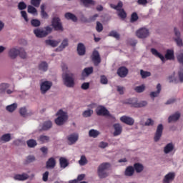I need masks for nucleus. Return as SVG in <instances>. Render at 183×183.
Returning <instances> with one entry per match:
<instances>
[{"label":"nucleus","instance_id":"obj_1","mask_svg":"<svg viewBox=\"0 0 183 183\" xmlns=\"http://www.w3.org/2000/svg\"><path fill=\"white\" fill-rule=\"evenodd\" d=\"M110 167L109 163H102L101 165L99 166L97 174L98 177L101 179L106 178L108 177L109 174L107 170Z\"/></svg>","mask_w":183,"mask_h":183},{"label":"nucleus","instance_id":"obj_2","mask_svg":"<svg viewBox=\"0 0 183 183\" xmlns=\"http://www.w3.org/2000/svg\"><path fill=\"white\" fill-rule=\"evenodd\" d=\"M63 80L65 86L71 88L75 86V79L72 74H65L63 75Z\"/></svg>","mask_w":183,"mask_h":183},{"label":"nucleus","instance_id":"obj_3","mask_svg":"<svg viewBox=\"0 0 183 183\" xmlns=\"http://www.w3.org/2000/svg\"><path fill=\"white\" fill-rule=\"evenodd\" d=\"M57 116L59 117L57 119H55V124L58 126L64 125V124L68 119L66 113L62 110H59L57 112Z\"/></svg>","mask_w":183,"mask_h":183},{"label":"nucleus","instance_id":"obj_4","mask_svg":"<svg viewBox=\"0 0 183 183\" xmlns=\"http://www.w3.org/2000/svg\"><path fill=\"white\" fill-rule=\"evenodd\" d=\"M123 3L122 1H119L117 5L115 6V10L117 11V14L119 19L124 20L127 19V12L124 10Z\"/></svg>","mask_w":183,"mask_h":183},{"label":"nucleus","instance_id":"obj_5","mask_svg":"<svg viewBox=\"0 0 183 183\" xmlns=\"http://www.w3.org/2000/svg\"><path fill=\"white\" fill-rule=\"evenodd\" d=\"M96 114L98 117H110L109 110L104 106H99L96 109Z\"/></svg>","mask_w":183,"mask_h":183},{"label":"nucleus","instance_id":"obj_6","mask_svg":"<svg viewBox=\"0 0 183 183\" xmlns=\"http://www.w3.org/2000/svg\"><path fill=\"white\" fill-rule=\"evenodd\" d=\"M51 26L55 31H64V27H62L60 19L59 17H54L51 21Z\"/></svg>","mask_w":183,"mask_h":183},{"label":"nucleus","instance_id":"obj_7","mask_svg":"<svg viewBox=\"0 0 183 183\" xmlns=\"http://www.w3.org/2000/svg\"><path fill=\"white\" fill-rule=\"evenodd\" d=\"M136 35L139 39H145L147 36H149L150 32L149 30L146 28H141L136 31Z\"/></svg>","mask_w":183,"mask_h":183},{"label":"nucleus","instance_id":"obj_8","mask_svg":"<svg viewBox=\"0 0 183 183\" xmlns=\"http://www.w3.org/2000/svg\"><path fill=\"white\" fill-rule=\"evenodd\" d=\"M92 60L94 62L95 66H98L102 62L101 56L98 51L95 50L92 52Z\"/></svg>","mask_w":183,"mask_h":183},{"label":"nucleus","instance_id":"obj_9","mask_svg":"<svg viewBox=\"0 0 183 183\" xmlns=\"http://www.w3.org/2000/svg\"><path fill=\"white\" fill-rule=\"evenodd\" d=\"M52 86H53V83L51 81H43L40 86L41 94H45Z\"/></svg>","mask_w":183,"mask_h":183},{"label":"nucleus","instance_id":"obj_10","mask_svg":"<svg viewBox=\"0 0 183 183\" xmlns=\"http://www.w3.org/2000/svg\"><path fill=\"white\" fill-rule=\"evenodd\" d=\"M120 122L128 126H133L134 124V119L129 116H122L119 118Z\"/></svg>","mask_w":183,"mask_h":183},{"label":"nucleus","instance_id":"obj_11","mask_svg":"<svg viewBox=\"0 0 183 183\" xmlns=\"http://www.w3.org/2000/svg\"><path fill=\"white\" fill-rule=\"evenodd\" d=\"M177 61L178 62L183 66V53H180L178 56H177ZM178 76H179V81L181 82H183V68H180L179 71L178 72Z\"/></svg>","mask_w":183,"mask_h":183},{"label":"nucleus","instance_id":"obj_12","mask_svg":"<svg viewBox=\"0 0 183 183\" xmlns=\"http://www.w3.org/2000/svg\"><path fill=\"white\" fill-rule=\"evenodd\" d=\"M163 130H164L163 124H159L157 126V131H156L155 136H154V141L156 142H157L158 141L160 140V139L162 136Z\"/></svg>","mask_w":183,"mask_h":183},{"label":"nucleus","instance_id":"obj_13","mask_svg":"<svg viewBox=\"0 0 183 183\" xmlns=\"http://www.w3.org/2000/svg\"><path fill=\"white\" fill-rule=\"evenodd\" d=\"M129 74V69L125 66L119 67L117 70V75L122 78H124Z\"/></svg>","mask_w":183,"mask_h":183},{"label":"nucleus","instance_id":"obj_14","mask_svg":"<svg viewBox=\"0 0 183 183\" xmlns=\"http://www.w3.org/2000/svg\"><path fill=\"white\" fill-rule=\"evenodd\" d=\"M181 112H176L174 114L170 115L168 118V122L172 123V122H177L179 118H181Z\"/></svg>","mask_w":183,"mask_h":183},{"label":"nucleus","instance_id":"obj_15","mask_svg":"<svg viewBox=\"0 0 183 183\" xmlns=\"http://www.w3.org/2000/svg\"><path fill=\"white\" fill-rule=\"evenodd\" d=\"M76 51L79 56L85 55V54H86L85 46L82 43H79V44H77V47H76Z\"/></svg>","mask_w":183,"mask_h":183},{"label":"nucleus","instance_id":"obj_16","mask_svg":"<svg viewBox=\"0 0 183 183\" xmlns=\"http://www.w3.org/2000/svg\"><path fill=\"white\" fill-rule=\"evenodd\" d=\"M175 178V173L174 172H169L167 174L165 175L164 179H163V183H169V182L174 180Z\"/></svg>","mask_w":183,"mask_h":183},{"label":"nucleus","instance_id":"obj_17","mask_svg":"<svg viewBox=\"0 0 183 183\" xmlns=\"http://www.w3.org/2000/svg\"><path fill=\"white\" fill-rule=\"evenodd\" d=\"M56 162L54 157L49 158L47 162H46V168L54 169L56 167Z\"/></svg>","mask_w":183,"mask_h":183},{"label":"nucleus","instance_id":"obj_18","mask_svg":"<svg viewBox=\"0 0 183 183\" xmlns=\"http://www.w3.org/2000/svg\"><path fill=\"white\" fill-rule=\"evenodd\" d=\"M174 149V145L172 142L168 143L164 149H163V152L165 153V154H168L171 152H172Z\"/></svg>","mask_w":183,"mask_h":183},{"label":"nucleus","instance_id":"obj_19","mask_svg":"<svg viewBox=\"0 0 183 183\" xmlns=\"http://www.w3.org/2000/svg\"><path fill=\"white\" fill-rule=\"evenodd\" d=\"M80 3L85 8H89L91 6H95L96 1L93 0H80Z\"/></svg>","mask_w":183,"mask_h":183},{"label":"nucleus","instance_id":"obj_20","mask_svg":"<svg viewBox=\"0 0 183 183\" xmlns=\"http://www.w3.org/2000/svg\"><path fill=\"white\" fill-rule=\"evenodd\" d=\"M34 35H36V36H37L39 38H43L48 35V32H46L45 31L40 30L39 29H34Z\"/></svg>","mask_w":183,"mask_h":183},{"label":"nucleus","instance_id":"obj_21","mask_svg":"<svg viewBox=\"0 0 183 183\" xmlns=\"http://www.w3.org/2000/svg\"><path fill=\"white\" fill-rule=\"evenodd\" d=\"M19 50L16 49V48H12L9 51V56H10L11 59H16V56H19Z\"/></svg>","mask_w":183,"mask_h":183},{"label":"nucleus","instance_id":"obj_22","mask_svg":"<svg viewBox=\"0 0 183 183\" xmlns=\"http://www.w3.org/2000/svg\"><path fill=\"white\" fill-rule=\"evenodd\" d=\"M79 139V136L76 134H71L67 137V140L70 142V145L75 144Z\"/></svg>","mask_w":183,"mask_h":183},{"label":"nucleus","instance_id":"obj_23","mask_svg":"<svg viewBox=\"0 0 183 183\" xmlns=\"http://www.w3.org/2000/svg\"><path fill=\"white\" fill-rule=\"evenodd\" d=\"M150 51L154 56L159 57L162 62H165L164 56L160 52L157 51V50L153 48L151 49Z\"/></svg>","mask_w":183,"mask_h":183},{"label":"nucleus","instance_id":"obj_24","mask_svg":"<svg viewBox=\"0 0 183 183\" xmlns=\"http://www.w3.org/2000/svg\"><path fill=\"white\" fill-rule=\"evenodd\" d=\"M68 46H69V40H68V39H64L61 41V45L58 48L56 49V51H61Z\"/></svg>","mask_w":183,"mask_h":183},{"label":"nucleus","instance_id":"obj_25","mask_svg":"<svg viewBox=\"0 0 183 183\" xmlns=\"http://www.w3.org/2000/svg\"><path fill=\"white\" fill-rule=\"evenodd\" d=\"M28 178H29V175L26 173H23L21 174H16L14 177V179L17 181H25Z\"/></svg>","mask_w":183,"mask_h":183},{"label":"nucleus","instance_id":"obj_26","mask_svg":"<svg viewBox=\"0 0 183 183\" xmlns=\"http://www.w3.org/2000/svg\"><path fill=\"white\" fill-rule=\"evenodd\" d=\"M157 92H152L150 93V97L152 98H154V97H157L159 96V94L161 93V91H162V85H161V84H157Z\"/></svg>","mask_w":183,"mask_h":183},{"label":"nucleus","instance_id":"obj_27","mask_svg":"<svg viewBox=\"0 0 183 183\" xmlns=\"http://www.w3.org/2000/svg\"><path fill=\"white\" fill-rule=\"evenodd\" d=\"M134 172V169L132 166H129L127 167L125 172H124V175L126 177H132Z\"/></svg>","mask_w":183,"mask_h":183},{"label":"nucleus","instance_id":"obj_28","mask_svg":"<svg viewBox=\"0 0 183 183\" xmlns=\"http://www.w3.org/2000/svg\"><path fill=\"white\" fill-rule=\"evenodd\" d=\"M64 16H65L66 19H67L69 20H71L74 22H76L77 20H78L76 16L74 14L70 13V12L66 13Z\"/></svg>","mask_w":183,"mask_h":183},{"label":"nucleus","instance_id":"obj_29","mask_svg":"<svg viewBox=\"0 0 183 183\" xmlns=\"http://www.w3.org/2000/svg\"><path fill=\"white\" fill-rule=\"evenodd\" d=\"M167 60H173L174 59V50L168 49L165 55Z\"/></svg>","mask_w":183,"mask_h":183},{"label":"nucleus","instance_id":"obj_30","mask_svg":"<svg viewBox=\"0 0 183 183\" xmlns=\"http://www.w3.org/2000/svg\"><path fill=\"white\" fill-rule=\"evenodd\" d=\"M133 168L137 173H141L144 170V166L140 163H135Z\"/></svg>","mask_w":183,"mask_h":183},{"label":"nucleus","instance_id":"obj_31","mask_svg":"<svg viewBox=\"0 0 183 183\" xmlns=\"http://www.w3.org/2000/svg\"><path fill=\"white\" fill-rule=\"evenodd\" d=\"M59 164H60V167L63 169H65L66 167L69 166V162L64 157H61L59 159Z\"/></svg>","mask_w":183,"mask_h":183},{"label":"nucleus","instance_id":"obj_32","mask_svg":"<svg viewBox=\"0 0 183 183\" xmlns=\"http://www.w3.org/2000/svg\"><path fill=\"white\" fill-rule=\"evenodd\" d=\"M60 43L59 41H55V40H46V45L50 46H53V47H56Z\"/></svg>","mask_w":183,"mask_h":183},{"label":"nucleus","instance_id":"obj_33","mask_svg":"<svg viewBox=\"0 0 183 183\" xmlns=\"http://www.w3.org/2000/svg\"><path fill=\"white\" fill-rule=\"evenodd\" d=\"M49 139H50L49 137L45 136V135H41L39 136L38 141L41 142V144H44V143L49 142Z\"/></svg>","mask_w":183,"mask_h":183},{"label":"nucleus","instance_id":"obj_34","mask_svg":"<svg viewBox=\"0 0 183 183\" xmlns=\"http://www.w3.org/2000/svg\"><path fill=\"white\" fill-rule=\"evenodd\" d=\"M53 124L52 122H50L49 120L48 122H44L42 126V130L46 131L51 127H52Z\"/></svg>","mask_w":183,"mask_h":183},{"label":"nucleus","instance_id":"obj_35","mask_svg":"<svg viewBox=\"0 0 183 183\" xmlns=\"http://www.w3.org/2000/svg\"><path fill=\"white\" fill-rule=\"evenodd\" d=\"M122 132V127L119 124H115V136H119Z\"/></svg>","mask_w":183,"mask_h":183},{"label":"nucleus","instance_id":"obj_36","mask_svg":"<svg viewBox=\"0 0 183 183\" xmlns=\"http://www.w3.org/2000/svg\"><path fill=\"white\" fill-rule=\"evenodd\" d=\"M39 70H41L42 71H46L48 69V64L46 61H42L39 65Z\"/></svg>","mask_w":183,"mask_h":183},{"label":"nucleus","instance_id":"obj_37","mask_svg":"<svg viewBox=\"0 0 183 183\" xmlns=\"http://www.w3.org/2000/svg\"><path fill=\"white\" fill-rule=\"evenodd\" d=\"M11 140V137L10 134H3L1 137V141H3L4 142H9Z\"/></svg>","mask_w":183,"mask_h":183},{"label":"nucleus","instance_id":"obj_38","mask_svg":"<svg viewBox=\"0 0 183 183\" xmlns=\"http://www.w3.org/2000/svg\"><path fill=\"white\" fill-rule=\"evenodd\" d=\"M147 105V102L142 101L139 102H135L134 103L133 106L136 108H140L143 107H146Z\"/></svg>","mask_w":183,"mask_h":183},{"label":"nucleus","instance_id":"obj_39","mask_svg":"<svg viewBox=\"0 0 183 183\" xmlns=\"http://www.w3.org/2000/svg\"><path fill=\"white\" fill-rule=\"evenodd\" d=\"M89 137H91L97 138L100 134V132H98V130L91 129L89 131Z\"/></svg>","mask_w":183,"mask_h":183},{"label":"nucleus","instance_id":"obj_40","mask_svg":"<svg viewBox=\"0 0 183 183\" xmlns=\"http://www.w3.org/2000/svg\"><path fill=\"white\" fill-rule=\"evenodd\" d=\"M93 73V67L85 68L82 72V75L86 74V76H89Z\"/></svg>","mask_w":183,"mask_h":183},{"label":"nucleus","instance_id":"obj_41","mask_svg":"<svg viewBox=\"0 0 183 183\" xmlns=\"http://www.w3.org/2000/svg\"><path fill=\"white\" fill-rule=\"evenodd\" d=\"M17 107V104L13 103L12 104L6 107V110L9 112H13Z\"/></svg>","mask_w":183,"mask_h":183},{"label":"nucleus","instance_id":"obj_42","mask_svg":"<svg viewBox=\"0 0 183 183\" xmlns=\"http://www.w3.org/2000/svg\"><path fill=\"white\" fill-rule=\"evenodd\" d=\"M27 145L29 147L33 148V147L37 146V143H36V140L29 139V140H27Z\"/></svg>","mask_w":183,"mask_h":183},{"label":"nucleus","instance_id":"obj_43","mask_svg":"<svg viewBox=\"0 0 183 183\" xmlns=\"http://www.w3.org/2000/svg\"><path fill=\"white\" fill-rule=\"evenodd\" d=\"M10 87V84L7 83H2L0 84V92H4L7 88Z\"/></svg>","mask_w":183,"mask_h":183},{"label":"nucleus","instance_id":"obj_44","mask_svg":"<svg viewBox=\"0 0 183 183\" xmlns=\"http://www.w3.org/2000/svg\"><path fill=\"white\" fill-rule=\"evenodd\" d=\"M140 75L142 78L145 79L148 76H151V72L150 71H144V70H140Z\"/></svg>","mask_w":183,"mask_h":183},{"label":"nucleus","instance_id":"obj_45","mask_svg":"<svg viewBox=\"0 0 183 183\" xmlns=\"http://www.w3.org/2000/svg\"><path fill=\"white\" fill-rule=\"evenodd\" d=\"M79 163L81 166H85L88 163L86 156L82 155Z\"/></svg>","mask_w":183,"mask_h":183},{"label":"nucleus","instance_id":"obj_46","mask_svg":"<svg viewBox=\"0 0 183 183\" xmlns=\"http://www.w3.org/2000/svg\"><path fill=\"white\" fill-rule=\"evenodd\" d=\"M145 89V86L144 84H142L141 86H136L134 90L137 93H142Z\"/></svg>","mask_w":183,"mask_h":183},{"label":"nucleus","instance_id":"obj_47","mask_svg":"<svg viewBox=\"0 0 183 183\" xmlns=\"http://www.w3.org/2000/svg\"><path fill=\"white\" fill-rule=\"evenodd\" d=\"M93 114V110L92 109H89V110H85L83 114H82V116L84 117H89L92 115Z\"/></svg>","mask_w":183,"mask_h":183},{"label":"nucleus","instance_id":"obj_48","mask_svg":"<svg viewBox=\"0 0 183 183\" xmlns=\"http://www.w3.org/2000/svg\"><path fill=\"white\" fill-rule=\"evenodd\" d=\"M35 157L34 156H28L26 158V162H24L25 164H28L29 163H32L35 161Z\"/></svg>","mask_w":183,"mask_h":183},{"label":"nucleus","instance_id":"obj_49","mask_svg":"<svg viewBox=\"0 0 183 183\" xmlns=\"http://www.w3.org/2000/svg\"><path fill=\"white\" fill-rule=\"evenodd\" d=\"M96 30L98 33H100L103 30V25L100 21H97Z\"/></svg>","mask_w":183,"mask_h":183},{"label":"nucleus","instance_id":"obj_50","mask_svg":"<svg viewBox=\"0 0 183 183\" xmlns=\"http://www.w3.org/2000/svg\"><path fill=\"white\" fill-rule=\"evenodd\" d=\"M18 9L21 11L24 10L26 9V4L24 1H20L18 4Z\"/></svg>","mask_w":183,"mask_h":183},{"label":"nucleus","instance_id":"obj_51","mask_svg":"<svg viewBox=\"0 0 183 183\" xmlns=\"http://www.w3.org/2000/svg\"><path fill=\"white\" fill-rule=\"evenodd\" d=\"M31 24L32 26H34L35 28H37V26H40V21L37 19H32L31 21Z\"/></svg>","mask_w":183,"mask_h":183},{"label":"nucleus","instance_id":"obj_52","mask_svg":"<svg viewBox=\"0 0 183 183\" xmlns=\"http://www.w3.org/2000/svg\"><path fill=\"white\" fill-rule=\"evenodd\" d=\"M138 19H139L138 14H137L136 12H134L132 14V18L130 19V21L135 22V21H138Z\"/></svg>","mask_w":183,"mask_h":183},{"label":"nucleus","instance_id":"obj_53","mask_svg":"<svg viewBox=\"0 0 183 183\" xmlns=\"http://www.w3.org/2000/svg\"><path fill=\"white\" fill-rule=\"evenodd\" d=\"M36 12H37V10L35 7L32 6H28V13L34 14H36Z\"/></svg>","mask_w":183,"mask_h":183},{"label":"nucleus","instance_id":"obj_54","mask_svg":"<svg viewBox=\"0 0 183 183\" xmlns=\"http://www.w3.org/2000/svg\"><path fill=\"white\" fill-rule=\"evenodd\" d=\"M41 0H31V4L36 8H39Z\"/></svg>","mask_w":183,"mask_h":183},{"label":"nucleus","instance_id":"obj_55","mask_svg":"<svg viewBox=\"0 0 183 183\" xmlns=\"http://www.w3.org/2000/svg\"><path fill=\"white\" fill-rule=\"evenodd\" d=\"M174 41H176L177 46H183V41L181 37L174 39Z\"/></svg>","mask_w":183,"mask_h":183},{"label":"nucleus","instance_id":"obj_56","mask_svg":"<svg viewBox=\"0 0 183 183\" xmlns=\"http://www.w3.org/2000/svg\"><path fill=\"white\" fill-rule=\"evenodd\" d=\"M154 124V122L152 119H148L147 122H145V126L147 127H152Z\"/></svg>","mask_w":183,"mask_h":183},{"label":"nucleus","instance_id":"obj_57","mask_svg":"<svg viewBox=\"0 0 183 183\" xmlns=\"http://www.w3.org/2000/svg\"><path fill=\"white\" fill-rule=\"evenodd\" d=\"M101 84H108V79L105 75L101 76Z\"/></svg>","mask_w":183,"mask_h":183},{"label":"nucleus","instance_id":"obj_58","mask_svg":"<svg viewBox=\"0 0 183 183\" xmlns=\"http://www.w3.org/2000/svg\"><path fill=\"white\" fill-rule=\"evenodd\" d=\"M21 15L22 18L24 19V21H26V22H28L29 19H28V16H27L26 11H21Z\"/></svg>","mask_w":183,"mask_h":183},{"label":"nucleus","instance_id":"obj_59","mask_svg":"<svg viewBox=\"0 0 183 183\" xmlns=\"http://www.w3.org/2000/svg\"><path fill=\"white\" fill-rule=\"evenodd\" d=\"M19 56L22 59H26V52L24 50H19Z\"/></svg>","mask_w":183,"mask_h":183},{"label":"nucleus","instance_id":"obj_60","mask_svg":"<svg viewBox=\"0 0 183 183\" xmlns=\"http://www.w3.org/2000/svg\"><path fill=\"white\" fill-rule=\"evenodd\" d=\"M19 113L21 117H26V108H21L19 110Z\"/></svg>","mask_w":183,"mask_h":183},{"label":"nucleus","instance_id":"obj_61","mask_svg":"<svg viewBox=\"0 0 183 183\" xmlns=\"http://www.w3.org/2000/svg\"><path fill=\"white\" fill-rule=\"evenodd\" d=\"M48 177H49V172L46 171L44 174H43V177H42V180L44 182H47L48 181Z\"/></svg>","mask_w":183,"mask_h":183},{"label":"nucleus","instance_id":"obj_62","mask_svg":"<svg viewBox=\"0 0 183 183\" xmlns=\"http://www.w3.org/2000/svg\"><path fill=\"white\" fill-rule=\"evenodd\" d=\"M89 88V82H84L81 85V89L84 90H86Z\"/></svg>","mask_w":183,"mask_h":183},{"label":"nucleus","instance_id":"obj_63","mask_svg":"<svg viewBox=\"0 0 183 183\" xmlns=\"http://www.w3.org/2000/svg\"><path fill=\"white\" fill-rule=\"evenodd\" d=\"M177 99L174 98H172L170 99H169L167 102H166V105H170V104H173L176 102Z\"/></svg>","mask_w":183,"mask_h":183},{"label":"nucleus","instance_id":"obj_64","mask_svg":"<svg viewBox=\"0 0 183 183\" xmlns=\"http://www.w3.org/2000/svg\"><path fill=\"white\" fill-rule=\"evenodd\" d=\"M124 88L123 86H117V92L119 93L120 95L124 94Z\"/></svg>","mask_w":183,"mask_h":183}]
</instances>
